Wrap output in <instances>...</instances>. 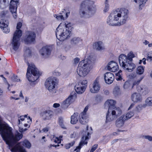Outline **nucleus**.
Masks as SVG:
<instances>
[{"mask_svg":"<svg viewBox=\"0 0 152 152\" xmlns=\"http://www.w3.org/2000/svg\"><path fill=\"white\" fill-rule=\"evenodd\" d=\"M129 18V11L124 8L117 9L108 16L107 23L110 26H119L126 23Z\"/></svg>","mask_w":152,"mask_h":152,"instance_id":"f257e3e1","label":"nucleus"},{"mask_svg":"<svg viewBox=\"0 0 152 152\" xmlns=\"http://www.w3.org/2000/svg\"><path fill=\"white\" fill-rule=\"evenodd\" d=\"M96 10L94 1L85 0L80 4L79 14L81 18H89L94 15Z\"/></svg>","mask_w":152,"mask_h":152,"instance_id":"f03ea898","label":"nucleus"},{"mask_svg":"<svg viewBox=\"0 0 152 152\" xmlns=\"http://www.w3.org/2000/svg\"><path fill=\"white\" fill-rule=\"evenodd\" d=\"M135 57L133 52H130L127 56L124 54L120 55L118 58L120 66L124 69L131 72L135 68V65L132 62V58Z\"/></svg>","mask_w":152,"mask_h":152,"instance_id":"7ed1b4c3","label":"nucleus"},{"mask_svg":"<svg viewBox=\"0 0 152 152\" xmlns=\"http://www.w3.org/2000/svg\"><path fill=\"white\" fill-rule=\"evenodd\" d=\"M71 23L68 22L61 23L56 29V36L58 39L63 41L69 37Z\"/></svg>","mask_w":152,"mask_h":152,"instance_id":"20e7f679","label":"nucleus"},{"mask_svg":"<svg viewBox=\"0 0 152 152\" xmlns=\"http://www.w3.org/2000/svg\"><path fill=\"white\" fill-rule=\"evenodd\" d=\"M95 59L94 57L90 56L85 62L82 61L80 62L77 70L80 76L85 77L88 74Z\"/></svg>","mask_w":152,"mask_h":152,"instance_id":"39448f33","label":"nucleus"},{"mask_svg":"<svg viewBox=\"0 0 152 152\" xmlns=\"http://www.w3.org/2000/svg\"><path fill=\"white\" fill-rule=\"evenodd\" d=\"M39 75V71L35 65L33 64H28L26 77L28 80L31 82V85H34L37 83Z\"/></svg>","mask_w":152,"mask_h":152,"instance_id":"423d86ee","label":"nucleus"},{"mask_svg":"<svg viewBox=\"0 0 152 152\" xmlns=\"http://www.w3.org/2000/svg\"><path fill=\"white\" fill-rule=\"evenodd\" d=\"M22 26L21 23L19 22L17 23V30L14 34L11 43L12 49L15 51L18 50L20 44V38L22 36V31L20 29Z\"/></svg>","mask_w":152,"mask_h":152,"instance_id":"0eeeda50","label":"nucleus"},{"mask_svg":"<svg viewBox=\"0 0 152 152\" xmlns=\"http://www.w3.org/2000/svg\"><path fill=\"white\" fill-rule=\"evenodd\" d=\"M57 81L54 77H50L48 78L45 82V86L49 92L52 94L56 92V86Z\"/></svg>","mask_w":152,"mask_h":152,"instance_id":"6e6552de","label":"nucleus"},{"mask_svg":"<svg viewBox=\"0 0 152 152\" xmlns=\"http://www.w3.org/2000/svg\"><path fill=\"white\" fill-rule=\"evenodd\" d=\"M143 77H141L137 80L134 81L133 83L132 87L133 88L134 86H137L136 88L137 91L142 95H145L148 94L149 92V90L148 88L144 85H138Z\"/></svg>","mask_w":152,"mask_h":152,"instance_id":"1a4fd4ad","label":"nucleus"},{"mask_svg":"<svg viewBox=\"0 0 152 152\" xmlns=\"http://www.w3.org/2000/svg\"><path fill=\"white\" fill-rule=\"evenodd\" d=\"M76 97L77 94L75 92L71 93L69 96L62 103L61 107L64 109L67 108L71 104L75 101Z\"/></svg>","mask_w":152,"mask_h":152,"instance_id":"9d476101","label":"nucleus"},{"mask_svg":"<svg viewBox=\"0 0 152 152\" xmlns=\"http://www.w3.org/2000/svg\"><path fill=\"white\" fill-rule=\"evenodd\" d=\"M76 97L77 94L75 92L71 93L69 96L62 103L61 107L64 109L67 108L71 104L75 101Z\"/></svg>","mask_w":152,"mask_h":152,"instance_id":"9b49d317","label":"nucleus"},{"mask_svg":"<svg viewBox=\"0 0 152 152\" xmlns=\"http://www.w3.org/2000/svg\"><path fill=\"white\" fill-rule=\"evenodd\" d=\"M87 82V80H86L80 81L75 87L76 92L79 94L83 93L86 88Z\"/></svg>","mask_w":152,"mask_h":152,"instance_id":"f8f14e48","label":"nucleus"},{"mask_svg":"<svg viewBox=\"0 0 152 152\" xmlns=\"http://www.w3.org/2000/svg\"><path fill=\"white\" fill-rule=\"evenodd\" d=\"M18 122L19 125H20L21 124H23L25 127L28 128L31 122V118L30 117H28L27 115H21L18 117Z\"/></svg>","mask_w":152,"mask_h":152,"instance_id":"ddd939ff","label":"nucleus"},{"mask_svg":"<svg viewBox=\"0 0 152 152\" xmlns=\"http://www.w3.org/2000/svg\"><path fill=\"white\" fill-rule=\"evenodd\" d=\"M36 34L34 32L31 31H28L26 33V38L24 42L26 44H30L35 40Z\"/></svg>","mask_w":152,"mask_h":152,"instance_id":"4468645a","label":"nucleus"},{"mask_svg":"<svg viewBox=\"0 0 152 152\" xmlns=\"http://www.w3.org/2000/svg\"><path fill=\"white\" fill-rule=\"evenodd\" d=\"M51 50L50 46H46L43 47L39 51V53L45 58L48 57L50 55Z\"/></svg>","mask_w":152,"mask_h":152,"instance_id":"2eb2a0df","label":"nucleus"},{"mask_svg":"<svg viewBox=\"0 0 152 152\" xmlns=\"http://www.w3.org/2000/svg\"><path fill=\"white\" fill-rule=\"evenodd\" d=\"M90 134V133L89 132H88L87 136H84L82 137L81 141L79 144V145L76 148L74 151L73 152H80V149L82 146L87 143V140L89 139L88 136Z\"/></svg>","mask_w":152,"mask_h":152,"instance_id":"dca6fc26","label":"nucleus"},{"mask_svg":"<svg viewBox=\"0 0 152 152\" xmlns=\"http://www.w3.org/2000/svg\"><path fill=\"white\" fill-rule=\"evenodd\" d=\"M104 78L105 83L109 84L113 82L114 79V76L111 72H107L104 74Z\"/></svg>","mask_w":152,"mask_h":152,"instance_id":"f3484780","label":"nucleus"},{"mask_svg":"<svg viewBox=\"0 0 152 152\" xmlns=\"http://www.w3.org/2000/svg\"><path fill=\"white\" fill-rule=\"evenodd\" d=\"M107 69L112 72H115L118 69V67L117 63L113 61L109 62L107 65Z\"/></svg>","mask_w":152,"mask_h":152,"instance_id":"a211bd4d","label":"nucleus"},{"mask_svg":"<svg viewBox=\"0 0 152 152\" xmlns=\"http://www.w3.org/2000/svg\"><path fill=\"white\" fill-rule=\"evenodd\" d=\"M8 22L7 21H4L3 20H0V28L3 29L4 32L6 33L10 32V28L8 27Z\"/></svg>","mask_w":152,"mask_h":152,"instance_id":"6ab92c4d","label":"nucleus"},{"mask_svg":"<svg viewBox=\"0 0 152 152\" xmlns=\"http://www.w3.org/2000/svg\"><path fill=\"white\" fill-rule=\"evenodd\" d=\"M41 115L44 120H50L52 117L53 113L50 110H46L41 113Z\"/></svg>","mask_w":152,"mask_h":152,"instance_id":"aec40b11","label":"nucleus"},{"mask_svg":"<svg viewBox=\"0 0 152 152\" xmlns=\"http://www.w3.org/2000/svg\"><path fill=\"white\" fill-rule=\"evenodd\" d=\"M100 86L99 83V81L96 78L94 81L92 87L90 88V91L92 93H97L100 90Z\"/></svg>","mask_w":152,"mask_h":152,"instance_id":"412c9836","label":"nucleus"},{"mask_svg":"<svg viewBox=\"0 0 152 152\" xmlns=\"http://www.w3.org/2000/svg\"><path fill=\"white\" fill-rule=\"evenodd\" d=\"M125 121L124 116H121L116 119L115 121V125L118 128L124 126Z\"/></svg>","mask_w":152,"mask_h":152,"instance_id":"4be33fe9","label":"nucleus"},{"mask_svg":"<svg viewBox=\"0 0 152 152\" xmlns=\"http://www.w3.org/2000/svg\"><path fill=\"white\" fill-rule=\"evenodd\" d=\"M131 99L134 102H140L142 101V97L140 94L135 93L133 94L131 96Z\"/></svg>","mask_w":152,"mask_h":152,"instance_id":"5701e85b","label":"nucleus"},{"mask_svg":"<svg viewBox=\"0 0 152 152\" xmlns=\"http://www.w3.org/2000/svg\"><path fill=\"white\" fill-rule=\"evenodd\" d=\"M110 109L113 115H114L116 118L122 113V111L119 107H115L112 109Z\"/></svg>","mask_w":152,"mask_h":152,"instance_id":"b1692460","label":"nucleus"},{"mask_svg":"<svg viewBox=\"0 0 152 152\" xmlns=\"http://www.w3.org/2000/svg\"><path fill=\"white\" fill-rule=\"evenodd\" d=\"M116 118L115 116L113 115L110 110V109L108 110V113L106 116L105 122L107 123L111 122Z\"/></svg>","mask_w":152,"mask_h":152,"instance_id":"393cba45","label":"nucleus"},{"mask_svg":"<svg viewBox=\"0 0 152 152\" xmlns=\"http://www.w3.org/2000/svg\"><path fill=\"white\" fill-rule=\"evenodd\" d=\"M79 121L82 124H85L87 123L86 114L85 113H81L79 115Z\"/></svg>","mask_w":152,"mask_h":152,"instance_id":"a878e982","label":"nucleus"},{"mask_svg":"<svg viewBox=\"0 0 152 152\" xmlns=\"http://www.w3.org/2000/svg\"><path fill=\"white\" fill-rule=\"evenodd\" d=\"M116 102L112 99H109L106 101L105 103V107H108V110L110 109H112L115 107V105L116 104Z\"/></svg>","mask_w":152,"mask_h":152,"instance_id":"bb28decb","label":"nucleus"},{"mask_svg":"<svg viewBox=\"0 0 152 152\" xmlns=\"http://www.w3.org/2000/svg\"><path fill=\"white\" fill-rule=\"evenodd\" d=\"M70 43L72 45H78L82 44V40L78 37L72 38L70 40Z\"/></svg>","mask_w":152,"mask_h":152,"instance_id":"cd10ccee","label":"nucleus"},{"mask_svg":"<svg viewBox=\"0 0 152 152\" xmlns=\"http://www.w3.org/2000/svg\"><path fill=\"white\" fill-rule=\"evenodd\" d=\"M13 1H12L11 3V6L10 7V12H12L14 18L15 19L17 18V15L16 12L17 9V7L13 5L14 4H12Z\"/></svg>","mask_w":152,"mask_h":152,"instance_id":"c85d7f7f","label":"nucleus"},{"mask_svg":"<svg viewBox=\"0 0 152 152\" xmlns=\"http://www.w3.org/2000/svg\"><path fill=\"white\" fill-rule=\"evenodd\" d=\"M79 118V114L77 113H75L71 117V123L72 124H75L78 121Z\"/></svg>","mask_w":152,"mask_h":152,"instance_id":"c756f323","label":"nucleus"},{"mask_svg":"<svg viewBox=\"0 0 152 152\" xmlns=\"http://www.w3.org/2000/svg\"><path fill=\"white\" fill-rule=\"evenodd\" d=\"M94 48L98 50H100L103 49L102 42L101 41H99L94 43L93 45Z\"/></svg>","mask_w":152,"mask_h":152,"instance_id":"7c9ffc66","label":"nucleus"},{"mask_svg":"<svg viewBox=\"0 0 152 152\" xmlns=\"http://www.w3.org/2000/svg\"><path fill=\"white\" fill-rule=\"evenodd\" d=\"M8 0H0V9H3L8 5Z\"/></svg>","mask_w":152,"mask_h":152,"instance_id":"2f4dec72","label":"nucleus"},{"mask_svg":"<svg viewBox=\"0 0 152 152\" xmlns=\"http://www.w3.org/2000/svg\"><path fill=\"white\" fill-rule=\"evenodd\" d=\"M9 149L12 152H26L25 149L21 147L15 146L10 149V147Z\"/></svg>","mask_w":152,"mask_h":152,"instance_id":"473e14b6","label":"nucleus"},{"mask_svg":"<svg viewBox=\"0 0 152 152\" xmlns=\"http://www.w3.org/2000/svg\"><path fill=\"white\" fill-rule=\"evenodd\" d=\"M148 0H134V2L139 4V9L141 10Z\"/></svg>","mask_w":152,"mask_h":152,"instance_id":"72a5a7b5","label":"nucleus"},{"mask_svg":"<svg viewBox=\"0 0 152 152\" xmlns=\"http://www.w3.org/2000/svg\"><path fill=\"white\" fill-rule=\"evenodd\" d=\"M31 52L30 50L28 48H26L24 49V56L25 59L30 57L31 56Z\"/></svg>","mask_w":152,"mask_h":152,"instance_id":"f704fd0d","label":"nucleus"},{"mask_svg":"<svg viewBox=\"0 0 152 152\" xmlns=\"http://www.w3.org/2000/svg\"><path fill=\"white\" fill-rule=\"evenodd\" d=\"M20 143L24 147H25L27 148L30 149L31 148V144L27 140H25L21 142Z\"/></svg>","mask_w":152,"mask_h":152,"instance_id":"c9c22d12","label":"nucleus"},{"mask_svg":"<svg viewBox=\"0 0 152 152\" xmlns=\"http://www.w3.org/2000/svg\"><path fill=\"white\" fill-rule=\"evenodd\" d=\"M134 115V113L133 112H130L127 113L126 114H124L122 116H124V118L125 121L128 120L130 118Z\"/></svg>","mask_w":152,"mask_h":152,"instance_id":"e433bc0d","label":"nucleus"},{"mask_svg":"<svg viewBox=\"0 0 152 152\" xmlns=\"http://www.w3.org/2000/svg\"><path fill=\"white\" fill-rule=\"evenodd\" d=\"M144 71V67L141 66H139L137 69V73L139 75L142 74Z\"/></svg>","mask_w":152,"mask_h":152,"instance_id":"4c0bfd02","label":"nucleus"},{"mask_svg":"<svg viewBox=\"0 0 152 152\" xmlns=\"http://www.w3.org/2000/svg\"><path fill=\"white\" fill-rule=\"evenodd\" d=\"M63 16L64 15L62 12L60 13L59 15H54V17L58 20H64L65 18Z\"/></svg>","mask_w":152,"mask_h":152,"instance_id":"58836bf2","label":"nucleus"},{"mask_svg":"<svg viewBox=\"0 0 152 152\" xmlns=\"http://www.w3.org/2000/svg\"><path fill=\"white\" fill-rule=\"evenodd\" d=\"M113 93L115 96L117 95L120 93L119 86H117L115 87L113 90Z\"/></svg>","mask_w":152,"mask_h":152,"instance_id":"ea45409f","label":"nucleus"},{"mask_svg":"<svg viewBox=\"0 0 152 152\" xmlns=\"http://www.w3.org/2000/svg\"><path fill=\"white\" fill-rule=\"evenodd\" d=\"M58 122L59 125L63 129H65L66 127L63 123V118L61 117H59L58 118Z\"/></svg>","mask_w":152,"mask_h":152,"instance_id":"a19ab883","label":"nucleus"},{"mask_svg":"<svg viewBox=\"0 0 152 152\" xmlns=\"http://www.w3.org/2000/svg\"><path fill=\"white\" fill-rule=\"evenodd\" d=\"M145 103L148 106L152 105V97H149L146 100Z\"/></svg>","mask_w":152,"mask_h":152,"instance_id":"79ce46f5","label":"nucleus"},{"mask_svg":"<svg viewBox=\"0 0 152 152\" xmlns=\"http://www.w3.org/2000/svg\"><path fill=\"white\" fill-rule=\"evenodd\" d=\"M109 9V6L108 3L107 1L106 0L105 1V7L103 10L104 12H107Z\"/></svg>","mask_w":152,"mask_h":152,"instance_id":"37998d69","label":"nucleus"},{"mask_svg":"<svg viewBox=\"0 0 152 152\" xmlns=\"http://www.w3.org/2000/svg\"><path fill=\"white\" fill-rule=\"evenodd\" d=\"M147 55V60L152 61V50L148 52Z\"/></svg>","mask_w":152,"mask_h":152,"instance_id":"c03bdc74","label":"nucleus"},{"mask_svg":"<svg viewBox=\"0 0 152 152\" xmlns=\"http://www.w3.org/2000/svg\"><path fill=\"white\" fill-rule=\"evenodd\" d=\"M62 137V136H60L59 137H56L55 139H53V140L54 142L58 143H61V139Z\"/></svg>","mask_w":152,"mask_h":152,"instance_id":"a18cd8bd","label":"nucleus"},{"mask_svg":"<svg viewBox=\"0 0 152 152\" xmlns=\"http://www.w3.org/2000/svg\"><path fill=\"white\" fill-rule=\"evenodd\" d=\"M75 142V141H72L70 143L66 144L65 146V148L66 149H69L74 144Z\"/></svg>","mask_w":152,"mask_h":152,"instance_id":"49530a36","label":"nucleus"},{"mask_svg":"<svg viewBox=\"0 0 152 152\" xmlns=\"http://www.w3.org/2000/svg\"><path fill=\"white\" fill-rule=\"evenodd\" d=\"M62 12L64 16L65 15L66 18H67L68 17V16L69 15L70 12H66V10L65 9H63Z\"/></svg>","mask_w":152,"mask_h":152,"instance_id":"de8ad7c7","label":"nucleus"},{"mask_svg":"<svg viewBox=\"0 0 152 152\" xmlns=\"http://www.w3.org/2000/svg\"><path fill=\"white\" fill-rule=\"evenodd\" d=\"M12 79L13 81L15 82H18L20 81V79L18 78L17 76L15 75H13V76H12Z\"/></svg>","mask_w":152,"mask_h":152,"instance_id":"09e8293b","label":"nucleus"},{"mask_svg":"<svg viewBox=\"0 0 152 152\" xmlns=\"http://www.w3.org/2000/svg\"><path fill=\"white\" fill-rule=\"evenodd\" d=\"M142 137L148 139L149 141H152V137L150 135L143 136Z\"/></svg>","mask_w":152,"mask_h":152,"instance_id":"8fccbe9b","label":"nucleus"},{"mask_svg":"<svg viewBox=\"0 0 152 152\" xmlns=\"http://www.w3.org/2000/svg\"><path fill=\"white\" fill-rule=\"evenodd\" d=\"M98 147V145L97 144H95L92 147L90 150V152H93Z\"/></svg>","mask_w":152,"mask_h":152,"instance_id":"3c124183","label":"nucleus"},{"mask_svg":"<svg viewBox=\"0 0 152 152\" xmlns=\"http://www.w3.org/2000/svg\"><path fill=\"white\" fill-rule=\"evenodd\" d=\"M12 1L13 2L12 3V4H13V5H14V6H15L17 7V4L18 3V0H11L10 2V6H11V1Z\"/></svg>","mask_w":152,"mask_h":152,"instance_id":"603ef678","label":"nucleus"},{"mask_svg":"<svg viewBox=\"0 0 152 152\" xmlns=\"http://www.w3.org/2000/svg\"><path fill=\"white\" fill-rule=\"evenodd\" d=\"M129 87V84L128 82H126L124 85V89H126L128 88Z\"/></svg>","mask_w":152,"mask_h":152,"instance_id":"864d4df0","label":"nucleus"},{"mask_svg":"<svg viewBox=\"0 0 152 152\" xmlns=\"http://www.w3.org/2000/svg\"><path fill=\"white\" fill-rule=\"evenodd\" d=\"M115 78L117 80H121L122 79L121 75L118 76V75H116Z\"/></svg>","mask_w":152,"mask_h":152,"instance_id":"5fc2aeb1","label":"nucleus"},{"mask_svg":"<svg viewBox=\"0 0 152 152\" xmlns=\"http://www.w3.org/2000/svg\"><path fill=\"white\" fill-rule=\"evenodd\" d=\"M142 105H139L138 106L136 107L135 109V110L136 111H139L141 110Z\"/></svg>","mask_w":152,"mask_h":152,"instance_id":"6e6d98bb","label":"nucleus"},{"mask_svg":"<svg viewBox=\"0 0 152 152\" xmlns=\"http://www.w3.org/2000/svg\"><path fill=\"white\" fill-rule=\"evenodd\" d=\"M80 61V59L78 58H76L74 59V64H77Z\"/></svg>","mask_w":152,"mask_h":152,"instance_id":"4d7b16f0","label":"nucleus"},{"mask_svg":"<svg viewBox=\"0 0 152 152\" xmlns=\"http://www.w3.org/2000/svg\"><path fill=\"white\" fill-rule=\"evenodd\" d=\"M8 11H3L1 13V15L2 17H3L5 15L7 14Z\"/></svg>","mask_w":152,"mask_h":152,"instance_id":"13d9d810","label":"nucleus"},{"mask_svg":"<svg viewBox=\"0 0 152 152\" xmlns=\"http://www.w3.org/2000/svg\"><path fill=\"white\" fill-rule=\"evenodd\" d=\"M60 106V104L59 103H54L53 106V107L54 108H57Z\"/></svg>","mask_w":152,"mask_h":152,"instance_id":"bf43d9fd","label":"nucleus"},{"mask_svg":"<svg viewBox=\"0 0 152 152\" xmlns=\"http://www.w3.org/2000/svg\"><path fill=\"white\" fill-rule=\"evenodd\" d=\"M27 130V128L23 129L22 128H19V131L20 132H24Z\"/></svg>","mask_w":152,"mask_h":152,"instance_id":"052dcab7","label":"nucleus"},{"mask_svg":"<svg viewBox=\"0 0 152 152\" xmlns=\"http://www.w3.org/2000/svg\"><path fill=\"white\" fill-rule=\"evenodd\" d=\"M53 74L54 75L56 76H59L61 75V73L59 72L55 71L53 73Z\"/></svg>","mask_w":152,"mask_h":152,"instance_id":"680f3d73","label":"nucleus"},{"mask_svg":"<svg viewBox=\"0 0 152 152\" xmlns=\"http://www.w3.org/2000/svg\"><path fill=\"white\" fill-rule=\"evenodd\" d=\"M88 106H86L85 107L83 111V112H82V113H85V114H86V113L88 111Z\"/></svg>","mask_w":152,"mask_h":152,"instance_id":"e2e57ef3","label":"nucleus"},{"mask_svg":"<svg viewBox=\"0 0 152 152\" xmlns=\"http://www.w3.org/2000/svg\"><path fill=\"white\" fill-rule=\"evenodd\" d=\"M48 130L49 128L47 127H46L43 129L42 130V131H43V132H48Z\"/></svg>","mask_w":152,"mask_h":152,"instance_id":"0e129e2a","label":"nucleus"},{"mask_svg":"<svg viewBox=\"0 0 152 152\" xmlns=\"http://www.w3.org/2000/svg\"><path fill=\"white\" fill-rule=\"evenodd\" d=\"M76 135V132H73V134H72L71 135V137L72 138H75Z\"/></svg>","mask_w":152,"mask_h":152,"instance_id":"69168bd1","label":"nucleus"},{"mask_svg":"<svg viewBox=\"0 0 152 152\" xmlns=\"http://www.w3.org/2000/svg\"><path fill=\"white\" fill-rule=\"evenodd\" d=\"M149 43V42L146 40H145L144 42H143V44L145 45H148Z\"/></svg>","mask_w":152,"mask_h":152,"instance_id":"338daca9","label":"nucleus"},{"mask_svg":"<svg viewBox=\"0 0 152 152\" xmlns=\"http://www.w3.org/2000/svg\"><path fill=\"white\" fill-rule=\"evenodd\" d=\"M122 72L121 70H119L117 73L116 74V75H118V76L121 75Z\"/></svg>","mask_w":152,"mask_h":152,"instance_id":"774afa93","label":"nucleus"}]
</instances>
